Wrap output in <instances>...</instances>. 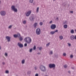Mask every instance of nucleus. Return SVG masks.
Instances as JSON below:
<instances>
[{"label": "nucleus", "mask_w": 76, "mask_h": 76, "mask_svg": "<svg viewBox=\"0 0 76 76\" xmlns=\"http://www.w3.org/2000/svg\"><path fill=\"white\" fill-rule=\"evenodd\" d=\"M24 40L26 41V42H27L28 44L31 43L32 40L29 37H27L24 39Z\"/></svg>", "instance_id": "obj_1"}, {"label": "nucleus", "mask_w": 76, "mask_h": 76, "mask_svg": "<svg viewBox=\"0 0 76 76\" xmlns=\"http://www.w3.org/2000/svg\"><path fill=\"white\" fill-rule=\"evenodd\" d=\"M41 70L42 72H45L46 71V69H45V67L43 66H41L40 67Z\"/></svg>", "instance_id": "obj_2"}, {"label": "nucleus", "mask_w": 76, "mask_h": 76, "mask_svg": "<svg viewBox=\"0 0 76 76\" xmlns=\"http://www.w3.org/2000/svg\"><path fill=\"white\" fill-rule=\"evenodd\" d=\"M36 33L37 35H39L41 34V30L39 28H37L36 30Z\"/></svg>", "instance_id": "obj_3"}, {"label": "nucleus", "mask_w": 76, "mask_h": 76, "mask_svg": "<svg viewBox=\"0 0 76 76\" xmlns=\"http://www.w3.org/2000/svg\"><path fill=\"white\" fill-rule=\"evenodd\" d=\"M12 10L15 12H18V10L17 9L15 8V7L14 6H12L11 7Z\"/></svg>", "instance_id": "obj_4"}, {"label": "nucleus", "mask_w": 76, "mask_h": 76, "mask_svg": "<svg viewBox=\"0 0 76 76\" xmlns=\"http://www.w3.org/2000/svg\"><path fill=\"white\" fill-rule=\"evenodd\" d=\"M49 66L50 68H53L54 67H56V65L54 64H49Z\"/></svg>", "instance_id": "obj_5"}, {"label": "nucleus", "mask_w": 76, "mask_h": 76, "mask_svg": "<svg viewBox=\"0 0 76 76\" xmlns=\"http://www.w3.org/2000/svg\"><path fill=\"white\" fill-rule=\"evenodd\" d=\"M50 28L52 29H54L56 28V26L55 24H52L50 26Z\"/></svg>", "instance_id": "obj_6"}, {"label": "nucleus", "mask_w": 76, "mask_h": 76, "mask_svg": "<svg viewBox=\"0 0 76 76\" xmlns=\"http://www.w3.org/2000/svg\"><path fill=\"white\" fill-rule=\"evenodd\" d=\"M20 34L19 33H17V35H14V37L15 38H17V37H20Z\"/></svg>", "instance_id": "obj_7"}, {"label": "nucleus", "mask_w": 76, "mask_h": 76, "mask_svg": "<svg viewBox=\"0 0 76 76\" xmlns=\"http://www.w3.org/2000/svg\"><path fill=\"white\" fill-rule=\"evenodd\" d=\"M31 13V11H30L28 12H27L26 13V16H29V15Z\"/></svg>", "instance_id": "obj_8"}, {"label": "nucleus", "mask_w": 76, "mask_h": 76, "mask_svg": "<svg viewBox=\"0 0 76 76\" xmlns=\"http://www.w3.org/2000/svg\"><path fill=\"white\" fill-rule=\"evenodd\" d=\"M1 14L2 16H4L6 15V12L4 11H1Z\"/></svg>", "instance_id": "obj_9"}, {"label": "nucleus", "mask_w": 76, "mask_h": 76, "mask_svg": "<svg viewBox=\"0 0 76 76\" xmlns=\"http://www.w3.org/2000/svg\"><path fill=\"white\" fill-rule=\"evenodd\" d=\"M18 46H19V47H23V45L22 44H21L20 42H18Z\"/></svg>", "instance_id": "obj_10"}, {"label": "nucleus", "mask_w": 76, "mask_h": 76, "mask_svg": "<svg viewBox=\"0 0 76 76\" xmlns=\"http://www.w3.org/2000/svg\"><path fill=\"white\" fill-rule=\"evenodd\" d=\"M6 38L7 39L8 42H10V37L8 36H7L6 37Z\"/></svg>", "instance_id": "obj_11"}, {"label": "nucleus", "mask_w": 76, "mask_h": 76, "mask_svg": "<svg viewBox=\"0 0 76 76\" xmlns=\"http://www.w3.org/2000/svg\"><path fill=\"white\" fill-rule=\"evenodd\" d=\"M75 38V36L73 35H72L70 37V39L71 40H73Z\"/></svg>", "instance_id": "obj_12"}, {"label": "nucleus", "mask_w": 76, "mask_h": 76, "mask_svg": "<svg viewBox=\"0 0 76 76\" xmlns=\"http://www.w3.org/2000/svg\"><path fill=\"white\" fill-rule=\"evenodd\" d=\"M30 20H31V21H32L34 20V18H33V17H32V16L30 17Z\"/></svg>", "instance_id": "obj_13"}, {"label": "nucleus", "mask_w": 76, "mask_h": 76, "mask_svg": "<svg viewBox=\"0 0 76 76\" xmlns=\"http://www.w3.org/2000/svg\"><path fill=\"white\" fill-rule=\"evenodd\" d=\"M59 39L61 40H62L63 39V37L61 35L59 36Z\"/></svg>", "instance_id": "obj_14"}, {"label": "nucleus", "mask_w": 76, "mask_h": 76, "mask_svg": "<svg viewBox=\"0 0 76 76\" xmlns=\"http://www.w3.org/2000/svg\"><path fill=\"white\" fill-rule=\"evenodd\" d=\"M34 28H36V27L37 26V23H35L34 25Z\"/></svg>", "instance_id": "obj_15"}, {"label": "nucleus", "mask_w": 76, "mask_h": 76, "mask_svg": "<svg viewBox=\"0 0 76 76\" xmlns=\"http://www.w3.org/2000/svg\"><path fill=\"white\" fill-rule=\"evenodd\" d=\"M64 28L65 29H66V28H67V25L65 24V25H64Z\"/></svg>", "instance_id": "obj_16"}, {"label": "nucleus", "mask_w": 76, "mask_h": 76, "mask_svg": "<svg viewBox=\"0 0 76 76\" xmlns=\"http://www.w3.org/2000/svg\"><path fill=\"white\" fill-rule=\"evenodd\" d=\"M20 37V41H22L23 40V38L22 37H21L20 36L19 37Z\"/></svg>", "instance_id": "obj_17"}, {"label": "nucleus", "mask_w": 76, "mask_h": 76, "mask_svg": "<svg viewBox=\"0 0 76 76\" xmlns=\"http://www.w3.org/2000/svg\"><path fill=\"white\" fill-rule=\"evenodd\" d=\"M54 33H55V31H52L50 32V34H52V35H53Z\"/></svg>", "instance_id": "obj_18"}, {"label": "nucleus", "mask_w": 76, "mask_h": 76, "mask_svg": "<svg viewBox=\"0 0 76 76\" xmlns=\"http://www.w3.org/2000/svg\"><path fill=\"white\" fill-rule=\"evenodd\" d=\"M36 12L37 13H38L39 12V7H38L37 8V10H36Z\"/></svg>", "instance_id": "obj_19"}, {"label": "nucleus", "mask_w": 76, "mask_h": 76, "mask_svg": "<svg viewBox=\"0 0 76 76\" xmlns=\"http://www.w3.org/2000/svg\"><path fill=\"white\" fill-rule=\"evenodd\" d=\"M71 34H73L74 33V30H72L70 31Z\"/></svg>", "instance_id": "obj_20"}, {"label": "nucleus", "mask_w": 76, "mask_h": 76, "mask_svg": "<svg viewBox=\"0 0 76 76\" xmlns=\"http://www.w3.org/2000/svg\"><path fill=\"white\" fill-rule=\"evenodd\" d=\"M34 1V0H30L29 2L31 3H32Z\"/></svg>", "instance_id": "obj_21"}, {"label": "nucleus", "mask_w": 76, "mask_h": 76, "mask_svg": "<svg viewBox=\"0 0 76 76\" xmlns=\"http://www.w3.org/2000/svg\"><path fill=\"white\" fill-rule=\"evenodd\" d=\"M39 25H40V26H42V25H43V23H42V22H41L39 23Z\"/></svg>", "instance_id": "obj_22"}, {"label": "nucleus", "mask_w": 76, "mask_h": 76, "mask_svg": "<svg viewBox=\"0 0 76 76\" xmlns=\"http://www.w3.org/2000/svg\"><path fill=\"white\" fill-rule=\"evenodd\" d=\"M22 64H24V63H25V60H23L22 61Z\"/></svg>", "instance_id": "obj_23"}, {"label": "nucleus", "mask_w": 76, "mask_h": 76, "mask_svg": "<svg viewBox=\"0 0 76 76\" xmlns=\"http://www.w3.org/2000/svg\"><path fill=\"white\" fill-rule=\"evenodd\" d=\"M50 43L49 42L47 44H46V47H48L49 45H50Z\"/></svg>", "instance_id": "obj_24"}, {"label": "nucleus", "mask_w": 76, "mask_h": 76, "mask_svg": "<svg viewBox=\"0 0 76 76\" xmlns=\"http://www.w3.org/2000/svg\"><path fill=\"white\" fill-rule=\"evenodd\" d=\"M64 24H67V21H65L64 22Z\"/></svg>", "instance_id": "obj_25"}, {"label": "nucleus", "mask_w": 76, "mask_h": 76, "mask_svg": "<svg viewBox=\"0 0 76 76\" xmlns=\"http://www.w3.org/2000/svg\"><path fill=\"white\" fill-rule=\"evenodd\" d=\"M70 58H73V55H71L70 56Z\"/></svg>", "instance_id": "obj_26"}, {"label": "nucleus", "mask_w": 76, "mask_h": 76, "mask_svg": "<svg viewBox=\"0 0 76 76\" xmlns=\"http://www.w3.org/2000/svg\"><path fill=\"white\" fill-rule=\"evenodd\" d=\"M26 21L25 20V21H23V23L24 24H25V23H26Z\"/></svg>", "instance_id": "obj_27"}, {"label": "nucleus", "mask_w": 76, "mask_h": 76, "mask_svg": "<svg viewBox=\"0 0 76 76\" xmlns=\"http://www.w3.org/2000/svg\"><path fill=\"white\" fill-rule=\"evenodd\" d=\"M63 55L64 56H66V54L65 53H64Z\"/></svg>", "instance_id": "obj_28"}, {"label": "nucleus", "mask_w": 76, "mask_h": 76, "mask_svg": "<svg viewBox=\"0 0 76 76\" xmlns=\"http://www.w3.org/2000/svg\"><path fill=\"white\" fill-rule=\"evenodd\" d=\"M33 49L34 50H35L36 49V46H34V48H33Z\"/></svg>", "instance_id": "obj_29"}, {"label": "nucleus", "mask_w": 76, "mask_h": 76, "mask_svg": "<svg viewBox=\"0 0 76 76\" xmlns=\"http://www.w3.org/2000/svg\"><path fill=\"white\" fill-rule=\"evenodd\" d=\"M67 67V65H65L64 66V67L65 68H66V67Z\"/></svg>", "instance_id": "obj_30"}, {"label": "nucleus", "mask_w": 76, "mask_h": 76, "mask_svg": "<svg viewBox=\"0 0 76 76\" xmlns=\"http://www.w3.org/2000/svg\"><path fill=\"white\" fill-rule=\"evenodd\" d=\"M32 49L31 48L30 50V52H32Z\"/></svg>", "instance_id": "obj_31"}, {"label": "nucleus", "mask_w": 76, "mask_h": 76, "mask_svg": "<svg viewBox=\"0 0 76 76\" xmlns=\"http://www.w3.org/2000/svg\"><path fill=\"white\" fill-rule=\"evenodd\" d=\"M5 72L6 73H9V71L7 70Z\"/></svg>", "instance_id": "obj_32"}, {"label": "nucleus", "mask_w": 76, "mask_h": 76, "mask_svg": "<svg viewBox=\"0 0 76 76\" xmlns=\"http://www.w3.org/2000/svg\"><path fill=\"white\" fill-rule=\"evenodd\" d=\"M12 25L10 26L9 27V28H12Z\"/></svg>", "instance_id": "obj_33"}, {"label": "nucleus", "mask_w": 76, "mask_h": 76, "mask_svg": "<svg viewBox=\"0 0 76 76\" xmlns=\"http://www.w3.org/2000/svg\"><path fill=\"white\" fill-rule=\"evenodd\" d=\"M69 46V47H70V46H71V44H70V43H68V44Z\"/></svg>", "instance_id": "obj_34"}, {"label": "nucleus", "mask_w": 76, "mask_h": 76, "mask_svg": "<svg viewBox=\"0 0 76 76\" xmlns=\"http://www.w3.org/2000/svg\"><path fill=\"white\" fill-rule=\"evenodd\" d=\"M42 49V47H40V48H39V50H41Z\"/></svg>", "instance_id": "obj_35"}, {"label": "nucleus", "mask_w": 76, "mask_h": 76, "mask_svg": "<svg viewBox=\"0 0 76 76\" xmlns=\"http://www.w3.org/2000/svg\"><path fill=\"white\" fill-rule=\"evenodd\" d=\"M53 23V21H50V22H49V23H50V24H51V23Z\"/></svg>", "instance_id": "obj_36"}, {"label": "nucleus", "mask_w": 76, "mask_h": 76, "mask_svg": "<svg viewBox=\"0 0 76 76\" xmlns=\"http://www.w3.org/2000/svg\"><path fill=\"white\" fill-rule=\"evenodd\" d=\"M5 55L6 56H7V53H6L5 54Z\"/></svg>", "instance_id": "obj_37"}, {"label": "nucleus", "mask_w": 76, "mask_h": 76, "mask_svg": "<svg viewBox=\"0 0 76 76\" xmlns=\"http://www.w3.org/2000/svg\"><path fill=\"white\" fill-rule=\"evenodd\" d=\"M30 73H31V71H29L27 73L28 74H30Z\"/></svg>", "instance_id": "obj_38"}, {"label": "nucleus", "mask_w": 76, "mask_h": 76, "mask_svg": "<svg viewBox=\"0 0 76 76\" xmlns=\"http://www.w3.org/2000/svg\"><path fill=\"white\" fill-rule=\"evenodd\" d=\"M24 46L25 47H26V46H27V44L26 43L24 44Z\"/></svg>", "instance_id": "obj_39"}, {"label": "nucleus", "mask_w": 76, "mask_h": 76, "mask_svg": "<svg viewBox=\"0 0 76 76\" xmlns=\"http://www.w3.org/2000/svg\"><path fill=\"white\" fill-rule=\"evenodd\" d=\"M50 53L51 54H53V51H50Z\"/></svg>", "instance_id": "obj_40"}, {"label": "nucleus", "mask_w": 76, "mask_h": 76, "mask_svg": "<svg viewBox=\"0 0 76 76\" xmlns=\"http://www.w3.org/2000/svg\"><path fill=\"white\" fill-rule=\"evenodd\" d=\"M35 76H38V74H36L35 75Z\"/></svg>", "instance_id": "obj_41"}, {"label": "nucleus", "mask_w": 76, "mask_h": 76, "mask_svg": "<svg viewBox=\"0 0 76 76\" xmlns=\"http://www.w3.org/2000/svg\"><path fill=\"white\" fill-rule=\"evenodd\" d=\"M54 32H58V30H56L55 31H54Z\"/></svg>", "instance_id": "obj_42"}, {"label": "nucleus", "mask_w": 76, "mask_h": 76, "mask_svg": "<svg viewBox=\"0 0 76 76\" xmlns=\"http://www.w3.org/2000/svg\"><path fill=\"white\" fill-rule=\"evenodd\" d=\"M70 12V13H73V11H71Z\"/></svg>", "instance_id": "obj_43"}, {"label": "nucleus", "mask_w": 76, "mask_h": 76, "mask_svg": "<svg viewBox=\"0 0 76 76\" xmlns=\"http://www.w3.org/2000/svg\"><path fill=\"white\" fill-rule=\"evenodd\" d=\"M74 38L75 39H76V36H75V37H74Z\"/></svg>", "instance_id": "obj_44"}, {"label": "nucleus", "mask_w": 76, "mask_h": 76, "mask_svg": "<svg viewBox=\"0 0 76 76\" xmlns=\"http://www.w3.org/2000/svg\"><path fill=\"white\" fill-rule=\"evenodd\" d=\"M34 68L35 69V70H37V67L35 66V67H34Z\"/></svg>", "instance_id": "obj_45"}, {"label": "nucleus", "mask_w": 76, "mask_h": 76, "mask_svg": "<svg viewBox=\"0 0 76 76\" xmlns=\"http://www.w3.org/2000/svg\"><path fill=\"white\" fill-rule=\"evenodd\" d=\"M37 54H40L41 53H39Z\"/></svg>", "instance_id": "obj_46"}, {"label": "nucleus", "mask_w": 76, "mask_h": 76, "mask_svg": "<svg viewBox=\"0 0 76 76\" xmlns=\"http://www.w3.org/2000/svg\"><path fill=\"white\" fill-rule=\"evenodd\" d=\"M2 64H5V63L4 62H3V63H2Z\"/></svg>", "instance_id": "obj_47"}, {"label": "nucleus", "mask_w": 76, "mask_h": 76, "mask_svg": "<svg viewBox=\"0 0 76 76\" xmlns=\"http://www.w3.org/2000/svg\"><path fill=\"white\" fill-rule=\"evenodd\" d=\"M72 69H74V67H72Z\"/></svg>", "instance_id": "obj_48"}, {"label": "nucleus", "mask_w": 76, "mask_h": 76, "mask_svg": "<svg viewBox=\"0 0 76 76\" xmlns=\"http://www.w3.org/2000/svg\"><path fill=\"white\" fill-rule=\"evenodd\" d=\"M68 73H70V71H68Z\"/></svg>", "instance_id": "obj_49"}, {"label": "nucleus", "mask_w": 76, "mask_h": 76, "mask_svg": "<svg viewBox=\"0 0 76 76\" xmlns=\"http://www.w3.org/2000/svg\"><path fill=\"white\" fill-rule=\"evenodd\" d=\"M56 19L58 20V18H56Z\"/></svg>", "instance_id": "obj_50"}, {"label": "nucleus", "mask_w": 76, "mask_h": 76, "mask_svg": "<svg viewBox=\"0 0 76 76\" xmlns=\"http://www.w3.org/2000/svg\"><path fill=\"white\" fill-rule=\"evenodd\" d=\"M0 50H1V47L0 46Z\"/></svg>", "instance_id": "obj_51"}, {"label": "nucleus", "mask_w": 76, "mask_h": 76, "mask_svg": "<svg viewBox=\"0 0 76 76\" xmlns=\"http://www.w3.org/2000/svg\"><path fill=\"white\" fill-rule=\"evenodd\" d=\"M1 3V1H0V4Z\"/></svg>", "instance_id": "obj_52"}, {"label": "nucleus", "mask_w": 76, "mask_h": 76, "mask_svg": "<svg viewBox=\"0 0 76 76\" xmlns=\"http://www.w3.org/2000/svg\"><path fill=\"white\" fill-rule=\"evenodd\" d=\"M75 32H76V29L75 30Z\"/></svg>", "instance_id": "obj_53"}, {"label": "nucleus", "mask_w": 76, "mask_h": 76, "mask_svg": "<svg viewBox=\"0 0 76 76\" xmlns=\"http://www.w3.org/2000/svg\"><path fill=\"white\" fill-rule=\"evenodd\" d=\"M56 1V0H53V1Z\"/></svg>", "instance_id": "obj_54"}, {"label": "nucleus", "mask_w": 76, "mask_h": 76, "mask_svg": "<svg viewBox=\"0 0 76 76\" xmlns=\"http://www.w3.org/2000/svg\"><path fill=\"white\" fill-rule=\"evenodd\" d=\"M37 48H39V47H38Z\"/></svg>", "instance_id": "obj_55"}]
</instances>
